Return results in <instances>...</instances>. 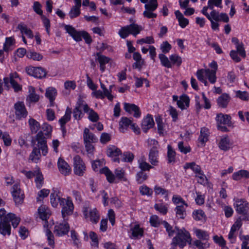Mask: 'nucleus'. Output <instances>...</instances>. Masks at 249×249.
<instances>
[{
    "mask_svg": "<svg viewBox=\"0 0 249 249\" xmlns=\"http://www.w3.org/2000/svg\"><path fill=\"white\" fill-rule=\"evenodd\" d=\"M6 211L4 209H0V233L3 235H8L11 233V226L10 222L14 228L18 225L20 218L16 216L13 213H9L5 215Z\"/></svg>",
    "mask_w": 249,
    "mask_h": 249,
    "instance_id": "f257e3e1",
    "label": "nucleus"
},
{
    "mask_svg": "<svg viewBox=\"0 0 249 249\" xmlns=\"http://www.w3.org/2000/svg\"><path fill=\"white\" fill-rule=\"evenodd\" d=\"M175 229L178 232L176 236L173 238L172 244L174 246L178 245L181 249L186 246L187 243L190 244L192 239L189 232L184 229L179 230L177 227Z\"/></svg>",
    "mask_w": 249,
    "mask_h": 249,
    "instance_id": "f03ea898",
    "label": "nucleus"
},
{
    "mask_svg": "<svg viewBox=\"0 0 249 249\" xmlns=\"http://www.w3.org/2000/svg\"><path fill=\"white\" fill-rule=\"evenodd\" d=\"M147 142L149 146H152L148 154V160L153 166H157L159 164L160 145L155 139H148Z\"/></svg>",
    "mask_w": 249,
    "mask_h": 249,
    "instance_id": "7ed1b4c3",
    "label": "nucleus"
},
{
    "mask_svg": "<svg viewBox=\"0 0 249 249\" xmlns=\"http://www.w3.org/2000/svg\"><path fill=\"white\" fill-rule=\"evenodd\" d=\"M64 28L67 32L75 40L78 42L82 40V37L85 39L87 44H90L92 42L89 35L86 31H77L72 26L66 25Z\"/></svg>",
    "mask_w": 249,
    "mask_h": 249,
    "instance_id": "20e7f679",
    "label": "nucleus"
},
{
    "mask_svg": "<svg viewBox=\"0 0 249 249\" xmlns=\"http://www.w3.org/2000/svg\"><path fill=\"white\" fill-rule=\"evenodd\" d=\"M211 17L208 19L211 23V27L213 30H219V24L218 21H222L224 22L227 23L229 21V18L226 13H219L216 11H212Z\"/></svg>",
    "mask_w": 249,
    "mask_h": 249,
    "instance_id": "39448f33",
    "label": "nucleus"
},
{
    "mask_svg": "<svg viewBox=\"0 0 249 249\" xmlns=\"http://www.w3.org/2000/svg\"><path fill=\"white\" fill-rule=\"evenodd\" d=\"M142 30V27L135 23H132L122 27L119 32V34L123 38H126L129 34L136 36Z\"/></svg>",
    "mask_w": 249,
    "mask_h": 249,
    "instance_id": "423d86ee",
    "label": "nucleus"
},
{
    "mask_svg": "<svg viewBox=\"0 0 249 249\" xmlns=\"http://www.w3.org/2000/svg\"><path fill=\"white\" fill-rule=\"evenodd\" d=\"M236 212L243 214V219L249 220V214L248 213L249 210L248 203L244 199H237L234 204Z\"/></svg>",
    "mask_w": 249,
    "mask_h": 249,
    "instance_id": "0eeeda50",
    "label": "nucleus"
},
{
    "mask_svg": "<svg viewBox=\"0 0 249 249\" xmlns=\"http://www.w3.org/2000/svg\"><path fill=\"white\" fill-rule=\"evenodd\" d=\"M60 205L62 207V215L64 219L67 215L71 214L73 210V205L72 201L63 198H58Z\"/></svg>",
    "mask_w": 249,
    "mask_h": 249,
    "instance_id": "6e6552de",
    "label": "nucleus"
},
{
    "mask_svg": "<svg viewBox=\"0 0 249 249\" xmlns=\"http://www.w3.org/2000/svg\"><path fill=\"white\" fill-rule=\"evenodd\" d=\"M46 137L44 135L42 131H40L36 136L35 138V140L37 142L36 147L42 151V153L44 156H45L48 153Z\"/></svg>",
    "mask_w": 249,
    "mask_h": 249,
    "instance_id": "1a4fd4ad",
    "label": "nucleus"
},
{
    "mask_svg": "<svg viewBox=\"0 0 249 249\" xmlns=\"http://www.w3.org/2000/svg\"><path fill=\"white\" fill-rule=\"evenodd\" d=\"M158 6L157 0H150L148 3L144 5L145 10L143 13V16L148 18H156L157 14L153 12L157 8Z\"/></svg>",
    "mask_w": 249,
    "mask_h": 249,
    "instance_id": "9d476101",
    "label": "nucleus"
},
{
    "mask_svg": "<svg viewBox=\"0 0 249 249\" xmlns=\"http://www.w3.org/2000/svg\"><path fill=\"white\" fill-rule=\"evenodd\" d=\"M236 50H231L230 52V55L232 59L235 62H239L241 61V58L238 55H239L245 58L246 57V53L244 44L241 43L235 46Z\"/></svg>",
    "mask_w": 249,
    "mask_h": 249,
    "instance_id": "9b49d317",
    "label": "nucleus"
},
{
    "mask_svg": "<svg viewBox=\"0 0 249 249\" xmlns=\"http://www.w3.org/2000/svg\"><path fill=\"white\" fill-rule=\"evenodd\" d=\"M16 118L17 120H21L25 118L28 115V111L25 105L22 102H18L14 105Z\"/></svg>",
    "mask_w": 249,
    "mask_h": 249,
    "instance_id": "f8f14e48",
    "label": "nucleus"
},
{
    "mask_svg": "<svg viewBox=\"0 0 249 249\" xmlns=\"http://www.w3.org/2000/svg\"><path fill=\"white\" fill-rule=\"evenodd\" d=\"M83 214L86 219L89 218L93 223H97L99 220V214L96 208H85L83 211Z\"/></svg>",
    "mask_w": 249,
    "mask_h": 249,
    "instance_id": "ddd939ff",
    "label": "nucleus"
},
{
    "mask_svg": "<svg viewBox=\"0 0 249 249\" xmlns=\"http://www.w3.org/2000/svg\"><path fill=\"white\" fill-rule=\"evenodd\" d=\"M73 160L74 173L79 176H83L86 170V166L83 160L78 155L74 157Z\"/></svg>",
    "mask_w": 249,
    "mask_h": 249,
    "instance_id": "4468645a",
    "label": "nucleus"
},
{
    "mask_svg": "<svg viewBox=\"0 0 249 249\" xmlns=\"http://www.w3.org/2000/svg\"><path fill=\"white\" fill-rule=\"evenodd\" d=\"M12 195L16 205L21 204L24 200V194L21 192L19 185L16 184L12 187Z\"/></svg>",
    "mask_w": 249,
    "mask_h": 249,
    "instance_id": "2eb2a0df",
    "label": "nucleus"
},
{
    "mask_svg": "<svg viewBox=\"0 0 249 249\" xmlns=\"http://www.w3.org/2000/svg\"><path fill=\"white\" fill-rule=\"evenodd\" d=\"M26 71L29 75L38 78L45 77L47 74L45 70L41 67H29Z\"/></svg>",
    "mask_w": 249,
    "mask_h": 249,
    "instance_id": "dca6fc26",
    "label": "nucleus"
},
{
    "mask_svg": "<svg viewBox=\"0 0 249 249\" xmlns=\"http://www.w3.org/2000/svg\"><path fill=\"white\" fill-rule=\"evenodd\" d=\"M70 230V226L68 223H59L54 227V233L57 236H60L68 233Z\"/></svg>",
    "mask_w": 249,
    "mask_h": 249,
    "instance_id": "f3484780",
    "label": "nucleus"
},
{
    "mask_svg": "<svg viewBox=\"0 0 249 249\" xmlns=\"http://www.w3.org/2000/svg\"><path fill=\"white\" fill-rule=\"evenodd\" d=\"M121 150L115 146L114 145H109L107 149V154L108 157L113 158V160L114 162H120V159L116 158V157L121 155Z\"/></svg>",
    "mask_w": 249,
    "mask_h": 249,
    "instance_id": "a211bd4d",
    "label": "nucleus"
},
{
    "mask_svg": "<svg viewBox=\"0 0 249 249\" xmlns=\"http://www.w3.org/2000/svg\"><path fill=\"white\" fill-rule=\"evenodd\" d=\"M83 110L85 113L88 114V119L92 122H97L99 117L98 114L92 108H90L86 103L83 105Z\"/></svg>",
    "mask_w": 249,
    "mask_h": 249,
    "instance_id": "6ab92c4d",
    "label": "nucleus"
},
{
    "mask_svg": "<svg viewBox=\"0 0 249 249\" xmlns=\"http://www.w3.org/2000/svg\"><path fill=\"white\" fill-rule=\"evenodd\" d=\"M84 104L82 100H79L77 102L76 107L72 111L73 117L75 120H80L83 117L84 114L82 112L81 109H83Z\"/></svg>",
    "mask_w": 249,
    "mask_h": 249,
    "instance_id": "aec40b11",
    "label": "nucleus"
},
{
    "mask_svg": "<svg viewBox=\"0 0 249 249\" xmlns=\"http://www.w3.org/2000/svg\"><path fill=\"white\" fill-rule=\"evenodd\" d=\"M124 109L129 113H131L132 111H134V116L135 118H139L141 116V113L140 108L135 104L124 103Z\"/></svg>",
    "mask_w": 249,
    "mask_h": 249,
    "instance_id": "412c9836",
    "label": "nucleus"
},
{
    "mask_svg": "<svg viewBox=\"0 0 249 249\" xmlns=\"http://www.w3.org/2000/svg\"><path fill=\"white\" fill-rule=\"evenodd\" d=\"M58 168L60 173L65 175H68L71 171V169L69 164L62 159L59 158L57 163Z\"/></svg>",
    "mask_w": 249,
    "mask_h": 249,
    "instance_id": "4be33fe9",
    "label": "nucleus"
},
{
    "mask_svg": "<svg viewBox=\"0 0 249 249\" xmlns=\"http://www.w3.org/2000/svg\"><path fill=\"white\" fill-rule=\"evenodd\" d=\"M154 125V122L151 115L148 114L143 119L142 123V128L143 131L146 133L147 131Z\"/></svg>",
    "mask_w": 249,
    "mask_h": 249,
    "instance_id": "5701e85b",
    "label": "nucleus"
},
{
    "mask_svg": "<svg viewBox=\"0 0 249 249\" xmlns=\"http://www.w3.org/2000/svg\"><path fill=\"white\" fill-rule=\"evenodd\" d=\"M230 100L231 97L230 95L227 93H224L218 97L216 101L219 107L226 108Z\"/></svg>",
    "mask_w": 249,
    "mask_h": 249,
    "instance_id": "b1692460",
    "label": "nucleus"
},
{
    "mask_svg": "<svg viewBox=\"0 0 249 249\" xmlns=\"http://www.w3.org/2000/svg\"><path fill=\"white\" fill-rule=\"evenodd\" d=\"M218 144L219 148L224 151H228L232 145V143L227 136L222 138Z\"/></svg>",
    "mask_w": 249,
    "mask_h": 249,
    "instance_id": "393cba45",
    "label": "nucleus"
},
{
    "mask_svg": "<svg viewBox=\"0 0 249 249\" xmlns=\"http://www.w3.org/2000/svg\"><path fill=\"white\" fill-rule=\"evenodd\" d=\"M83 139L84 142H96L98 141L97 137L89 130L85 128L84 130Z\"/></svg>",
    "mask_w": 249,
    "mask_h": 249,
    "instance_id": "a878e982",
    "label": "nucleus"
},
{
    "mask_svg": "<svg viewBox=\"0 0 249 249\" xmlns=\"http://www.w3.org/2000/svg\"><path fill=\"white\" fill-rule=\"evenodd\" d=\"M97 58L96 60L98 61L100 64V69L102 72H104L105 71L106 67L105 65L109 63L110 60V58L106 56L105 55L101 54L98 53L96 54Z\"/></svg>",
    "mask_w": 249,
    "mask_h": 249,
    "instance_id": "bb28decb",
    "label": "nucleus"
},
{
    "mask_svg": "<svg viewBox=\"0 0 249 249\" xmlns=\"http://www.w3.org/2000/svg\"><path fill=\"white\" fill-rule=\"evenodd\" d=\"M231 117L230 115L222 113L217 114L216 117V120L218 124H227L229 126L231 124Z\"/></svg>",
    "mask_w": 249,
    "mask_h": 249,
    "instance_id": "cd10ccee",
    "label": "nucleus"
},
{
    "mask_svg": "<svg viewBox=\"0 0 249 249\" xmlns=\"http://www.w3.org/2000/svg\"><path fill=\"white\" fill-rule=\"evenodd\" d=\"M232 179L234 180H239L242 178H249V172L246 170H240L234 172L232 176Z\"/></svg>",
    "mask_w": 249,
    "mask_h": 249,
    "instance_id": "c85d7f7f",
    "label": "nucleus"
},
{
    "mask_svg": "<svg viewBox=\"0 0 249 249\" xmlns=\"http://www.w3.org/2000/svg\"><path fill=\"white\" fill-rule=\"evenodd\" d=\"M29 94L27 97L26 100L29 103H36L39 99V96L35 92V89L34 87L30 86L29 87Z\"/></svg>",
    "mask_w": 249,
    "mask_h": 249,
    "instance_id": "c756f323",
    "label": "nucleus"
},
{
    "mask_svg": "<svg viewBox=\"0 0 249 249\" xmlns=\"http://www.w3.org/2000/svg\"><path fill=\"white\" fill-rule=\"evenodd\" d=\"M209 130L206 127H203L200 131V135L198 141L201 143V146H204L205 142L208 140Z\"/></svg>",
    "mask_w": 249,
    "mask_h": 249,
    "instance_id": "7c9ffc66",
    "label": "nucleus"
},
{
    "mask_svg": "<svg viewBox=\"0 0 249 249\" xmlns=\"http://www.w3.org/2000/svg\"><path fill=\"white\" fill-rule=\"evenodd\" d=\"M138 167L141 169V171H148L150 169L153 168L152 165H150L145 161V158L144 157L140 158L138 160Z\"/></svg>",
    "mask_w": 249,
    "mask_h": 249,
    "instance_id": "2f4dec72",
    "label": "nucleus"
},
{
    "mask_svg": "<svg viewBox=\"0 0 249 249\" xmlns=\"http://www.w3.org/2000/svg\"><path fill=\"white\" fill-rule=\"evenodd\" d=\"M40 157V149L36 147H35L29 156V160L36 163L39 160Z\"/></svg>",
    "mask_w": 249,
    "mask_h": 249,
    "instance_id": "473e14b6",
    "label": "nucleus"
},
{
    "mask_svg": "<svg viewBox=\"0 0 249 249\" xmlns=\"http://www.w3.org/2000/svg\"><path fill=\"white\" fill-rule=\"evenodd\" d=\"M100 173L105 175L107 181L109 183H112L114 182L115 179V175L107 167H105L100 169Z\"/></svg>",
    "mask_w": 249,
    "mask_h": 249,
    "instance_id": "72a5a7b5",
    "label": "nucleus"
},
{
    "mask_svg": "<svg viewBox=\"0 0 249 249\" xmlns=\"http://www.w3.org/2000/svg\"><path fill=\"white\" fill-rule=\"evenodd\" d=\"M56 94V90L54 88H49L46 90L45 96L49 99L51 106H53V102L55 99Z\"/></svg>",
    "mask_w": 249,
    "mask_h": 249,
    "instance_id": "f704fd0d",
    "label": "nucleus"
},
{
    "mask_svg": "<svg viewBox=\"0 0 249 249\" xmlns=\"http://www.w3.org/2000/svg\"><path fill=\"white\" fill-rule=\"evenodd\" d=\"M189 98L186 95H183L180 96V99L178 101V106L181 109H184L189 105Z\"/></svg>",
    "mask_w": 249,
    "mask_h": 249,
    "instance_id": "c9c22d12",
    "label": "nucleus"
},
{
    "mask_svg": "<svg viewBox=\"0 0 249 249\" xmlns=\"http://www.w3.org/2000/svg\"><path fill=\"white\" fill-rule=\"evenodd\" d=\"M39 217L43 220H46L49 217V210L45 206H41L38 209Z\"/></svg>",
    "mask_w": 249,
    "mask_h": 249,
    "instance_id": "e433bc0d",
    "label": "nucleus"
},
{
    "mask_svg": "<svg viewBox=\"0 0 249 249\" xmlns=\"http://www.w3.org/2000/svg\"><path fill=\"white\" fill-rule=\"evenodd\" d=\"M132 123V120L127 117H122L120 121V130L121 132H124L127 127Z\"/></svg>",
    "mask_w": 249,
    "mask_h": 249,
    "instance_id": "4c0bfd02",
    "label": "nucleus"
},
{
    "mask_svg": "<svg viewBox=\"0 0 249 249\" xmlns=\"http://www.w3.org/2000/svg\"><path fill=\"white\" fill-rule=\"evenodd\" d=\"M17 28L20 31L21 34H25L30 38L34 36L32 31L27 28V26L21 23L18 25Z\"/></svg>",
    "mask_w": 249,
    "mask_h": 249,
    "instance_id": "58836bf2",
    "label": "nucleus"
},
{
    "mask_svg": "<svg viewBox=\"0 0 249 249\" xmlns=\"http://www.w3.org/2000/svg\"><path fill=\"white\" fill-rule=\"evenodd\" d=\"M205 75L212 83L214 84L216 80L215 70H211L209 69L205 70Z\"/></svg>",
    "mask_w": 249,
    "mask_h": 249,
    "instance_id": "ea45409f",
    "label": "nucleus"
},
{
    "mask_svg": "<svg viewBox=\"0 0 249 249\" xmlns=\"http://www.w3.org/2000/svg\"><path fill=\"white\" fill-rule=\"evenodd\" d=\"M29 124L31 132L33 134L36 133L40 127L39 123L33 118H31L29 120Z\"/></svg>",
    "mask_w": 249,
    "mask_h": 249,
    "instance_id": "a19ab883",
    "label": "nucleus"
},
{
    "mask_svg": "<svg viewBox=\"0 0 249 249\" xmlns=\"http://www.w3.org/2000/svg\"><path fill=\"white\" fill-rule=\"evenodd\" d=\"M185 206V205H180L175 208L177 216L179 218L184 219L186 215Z\"/></svg>",
    "mask_w": 249,
    "mask_h": 249,
    "instance_id": "79ce46f5",
    "label": "nucleus"
},
{
    "mask_svg": "<svg viewBox=\"0 0 249 249\" xmlns=\"http://www.w3.org/2000/svg\"><path fill=\"white\" fill-rule=\"evenodd\" d=\"M154 190L156 195H164L165 200H168V195L169 193L168 190L157 185L155 186Z\"/></svg>",
    "mask_w": 249,
    "mask_h": 249,
    "instance_id": "37998d69",
    "label": "nucleus"
},
{
    "mask_svg": "<svg viewBox=\"0 0 249 249\" xmlns=\"http://www.w3.org/2000/svg\"><path fill=\"white\" fill-rule=\"evenodd\" d=\"M71 109L67 107L65 112V114L59 120L60 125H65L69 122L71 118Z\"/></svg>",
    "mask_w": 249,
    "mask_h": 249,
    "instance_id": "c03bdc74",
    "label": "nucleus"
},
{
    "mask_svg": "<svg viewBox=\"0 0 249 249\" xmlns=\"http://www.w3.org/2000/svg\"><path fill=\"white\" fill-rule=\"evenodd\" d=\"M184 168L185 169L191 168L196 174L202 171L200 166L196 164L194 162L186 163Z\"/></svg>",
    "mask_w": 249,
    "mask_h": 249,
    "instance_id": "a18cd8bd",
    "label": "nucleus"
},
{
    "mask_svg": "<svg viewBox=\"0 0 249 249\" xmlns=\"http://www.w3.org/2000/svg\"><path fill=\"white\" fill-rule=\"evenodd\" d=\"M159 57L162 66L168 68H172V63L165 54L160 53L159 55Z\"/></svg>",
    "mask_w": 249,
    "mask_h": 249,
    "instance_id": "49530a36",
    "label": "nucleus"
},
{
    "mask_svg": "<svg viewBox=\"0 0 249 249\" xmlns=\"http://www.w3.org/2000/svg\"><path fill=\"white\" fill-rule=\"evenodd\" d=\"M132 231V235L134 237H138L142 236L143 235V230L140 227V226L138 224L135 225L131 229Z\"/></svg>",
    "mask_w": 249,
    "mask_h": 249,
    "instance_id": "de8ad7c7",
    "label": "nucleus"
},
{
    "mask_svg": "<svg viewBox=\"0 0 249 249\" xmlns=\"http://www.w3.org/2000/svg\"><path fill=\"white\" fill-rule=\"evenodd\" d=\"M168 152H167V157L168 161L169 163L174 162L175 161L176 152L173 149L172 146L168 145L167 146Z\"/></svg>",
    "mask_w": 249,
    "mask_h": 249,
    "instance_id": "09e8293b",
    "label": "nucleus"
},
{
    "mask_svg": "<svg viewBox=\"0 0 249 249\" xmlns=\"http://www.w3.org/2000/svg\"><path fill=\"white\" fill-rule=\"evenodd\" d=\"M14 41V39L13 37H6L3 45V51L6 52H8L9 51L11 50L12 49L10 48V47L13 45Z\"/></svg>",
    "mask_w": 249,
    "mask_h": 249,
    "instance_id": "8fccbe9b",
    "label": "nucleus"
},
{
    "mask_svg": "<svg viewBox=\"0 0 249 249\" xmlns=\"http://www.w3.org/2000/svg\"><path fill=\"white\" fill-rule=\"evenodd\" d=\"M27 56L29 58L32 59L36 61H40L43 58V56L41 54L32 51L28 52Z\"/></svg>",
    "mask_w": 249,
    "mask_h": 249,
    "instance_id": "3c124183",
    "label": "nucleus"
},
{
    "mask_svg": "<svg viewBox=\"0 0 249 249\" xmlns=\"http://www.w3.org/2000/svg\"><path fill=\"white\" fill-rule=\"evenodd\" d=\"M80 9L72 6L69 13L71 19L76 18L80 14Z\"/></svg>",
    "mask_w": 249,
    "mask_h": 249,
    "instance_id": "603ef678",
    "label": "nucleus"
},
{
    "mask_svg": "<svg viewBox=\"0 0 249 249\" xmlns=\"http://www.w3.org/2000/svg\"><path fill=\"white\" fill-rule=\"evenodd\" d=\"M134 159V155L130 152H124L121 156V160L124 162H131Z\"/></svg>",
    "mask_w": 249,
    "mask_h": 249,
    "instance_id": "864d4df0",
    "label": "nucleus"
},
{
    "mask_svg": "<svg viewBox=\"0 0 249 249\" xmlns=\"http://www.w3.org/2000/svg\"><path fill=\"white\" fill-rule=\"evenodd\" d=\"M89 236L92 241V242L91 243V245L92 247L98 248L99 243L97 234L93 231H90L89 232Z\"/></svg>",
    "mask_w": 249,
    "mask_h": 249,
    "instance_id": "5fc2aeb1",
    "label": "nucleus"
},
{
    "mask_svg": "<svg viewBox=\"0 0 249 249\" xmlns=\"http://www.w3.org/2000/svg\"><path fill=\"white\" fill-rule=\"evenodd\" d=\"M169 58L173 64H176L178 66H179L182 63L181 57L177 54H172Z\"/></svg>",
    "mask_w": 249,
    "mask_h": 249,
    "instance_id": "6e6d98bb",
    "label": "nucleus"
},
{
    "mask_svg": "<svg viewBox=\"0 0 249 249\" xmlns=\"http://www.w3.org/2000/svg\"><path fill=\"white\" fill-rule=\"evenodd\" d=\"M100 86L101 89H103L104 92L105 93L106 96L107 98V99L111 101L114 98L113 96L111 94V91L107 89L105 85L101 82Z\"/></svg>",
    "mask_w": 249,
    "mask_h": 249,
    "instance_id": "4d7b16f0",
    "label": "nucleus"
},
{
    "mask_svg": "<svg viewBox=\"0 0 249 249\" xmlns=\"http://www.w3.org/2000/svg\"><path fill=\"white\" fill-rule=\"evenodd\" d=\"M196 177L198 178L197 181L198 183L203 185H205L207 183L208 179L207 177L203 174V171L197 174L196 175Z\"/></svg>",
    "mask_w": 249,
    "mask_h": 249,
    "instance_id": "13d9d810",
    "label": "nucleus"
},
{
    "mask_svg": "<svg viewBox=\"0 0 249 249\" xmlns=\"http://www.w3.org/2000/svg\"><path fill=\"white\" fill-rule=\"evenodd\" d=\"M195 232L198 238L205 240H208L209 235L206 231L201 230H196Z\"/></svg>",
    "mask_w": 249,
    "mask_h": 249,
    "instance_id": "bf43d9fd",
    "label": "nucleus"
},
{
    "mask_svg": "<svg viewBox=\"0 0 249 249\" xmlns=\"http://www.w3.org/2000/svg\"><path fill=\"white\" fill-rule=\"evenodd\" d=\"M147 178V175L143 171H140L136 175V180L139 184L142 183Z\"/></svg>",
    "mask_w": 249,
    "mask_h": 249,
    "instance_id": "052dcab7",
    "label": "nucleus"
},
{
    "mask_svg": "<svg viewBox=\"0 0 249 249\" xmlns=\"http://www.w3.org/2000/svg\"><path fill=\"white\" fill-rule=\"evenodd\" d=\"M161 224L164 226V228L166 229V231L168 233V235L170 237L172 236L175 233V230H173L172 227L167 222L165 221H162Z\"/></svg>",
    "mask_w": 249,
    "mask_h": 249,
    "instance_id": "680f3d73",
    "label": "nucleus"
},
{
    "mask_svg": "<svg viewBox=\"0 0 249 249\" xmlns=\"http://www.w3.org/2000/svg\"><path fill=\"white\" fill-rule=\"evenodd\" d=\"M41 129L44 135L46 136H49L52 131V128L50 125L47 123L42 124Z\"/></svg>",
    "mask_w": 249,
    "mask_h": 249,
    "instance_id": "e2e57ef3",
    "label": "nucleus"
},
{
    "mask_svg": "<svg viewBox=\"0 0 249 249\" xmlns=\"http://www.w3.org/2000/svg\"><path fill=\"white\" fill-rule=\"evenodd\" d=\"M41 5L38 1H35L33 6L34 11L41 17L43 16V11L41 10Z\"/></svg>",
    "mask_w": 249,
    "mask_h": 249,
    "instance_id": "0e129e2a",
    "label": "nucleus"
},
{
    "mask_svg": "<svg viewBox=\"0 0 249 249\" xmlns=\"http://www.w3.org/2000/svg\"><path fill=\"white\" fill-rule=\"evenodd\" d=\"M58 198H60L58 196V195L56 193H52L50 195V200L52 205L53 207H56L58 205V202H59Z\"/></svg>",
    "mask_w": 249,
    "mask_h": 249,
    "instance_id": "69168bd1",
    "label": "nucleus"
},
{
    "mask_svg": "<svg viewBox=\"0 0 249 249\" xmlns=\"http://www.w3.org/2000/svg\"><path fill=\"white\" fill-rule=\"evenodd\" d=\"M124 171L122 169H117L115 171V177L119 179H123L124 181H126V178L124 177Z\"/></svg>",
    "mask_w": 249,
    "mask_h": 249,
    "instance_id": "338daca9",
    "label": "nucleus"
},
{
    "mask_svg": "<svg viewBox=\"0 0 249 249\" xmlns=\"http://www.w3.org/2000/svg\"><path fill=\"white\" fill-rule=\"evenodd\" d=\"M149 222L152 226L158 227L160 224V221L158 216L154 215L150 217Z\"/></svg>",
    "mask_w": 249,
    "mask_h": 249,
    "instance_id": "774afa93",
    "label": "nucleus"
}]
</instances>
